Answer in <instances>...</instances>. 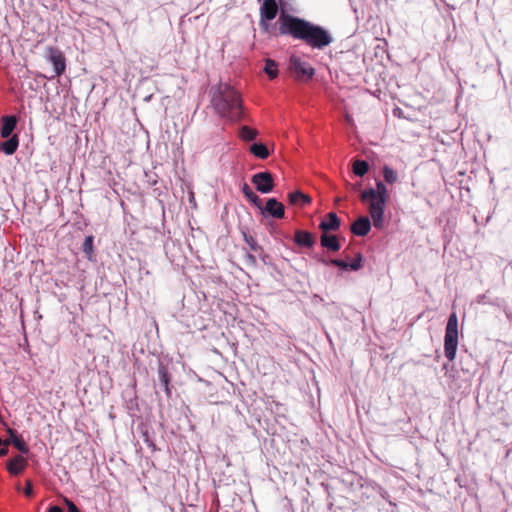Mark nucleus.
Returning a JSON list of instances; mask_svg holds the SVG:
<instances>
[{"label": "nucleus", "instance_id": "nucleus-1", "mask_svg": "<svg viewBox=\"0 0 512 512\" xmlns=\"http://www.w3.org/2000/svg\"><path fill=\"white\" fill-rule=\"evenodd\" d=\"M210 92L212 107L219 116L231 121H239L242 118L241 96L230 84L220 82Z\"/></svg>", "mask_w": 512, "mask_h": 512}, {"label": "nucleus", "instance_id": "nucleus-2", "mask_svg": "<svg viewBox=\"0 0 512 512\" xmlns=\"http://www.w3.org/2000/svg\"><path fill=\"white\" fill-rule=\"evenodd\" d=\"M281 35H291L295 39L305 41L313 47H320V27L288 14L279 18Z\"/></svg>", "mask_w": 512, "mask_h": 512}, {"label": "nucleus", "instance_id": "nucleus-3", "mask_svg": "<svg viewBox=\"0 0 512 512\" xmlns=\"http://www.w3.org/2000/svg\"><path fill=\"white\" fill-rule=\"evenodd\" d=\"M388 190L382 181H377L376 188H367L361 193V200L369 202V213L376 229H383L384 208L388 200Z\"/></svg>", "mask_w": 512, "mask_h": 512}, {"label": "nucleus", "instance_id": "nucleus-4", "mask_svg": "<svg viewBox=\"0 0 512 512\" xmlns=\"http://www.w3.org/2000/svg\"><path fill=\"white\" fill-rule=\"evenodd\" d=\"M458 346V318L455 312H452L447 321L444 336V353L449 361L456 357Z\"/></svg>", "mask_w": 512, "mask_h": 512}, {"label": "nucleus", "instance_id": "nucleus-5", "mask_svg": "<svg viewBox=\"0 0 512 512\" xmlns=\"http://www.w3.org/2000/svg\"><path fill=\"white\" fill-rule=\"evenodd\" d=\"M289 69L292 76L300 82H308L314 75V69L310 64L295 55L290 57Z\"/></svg>", "mask_w": 512, "mask_h": 512}, {"label": "nucleus", "instance_id": "nucleus-6", "mask_svg": "<svg viewBox=\"0 0 512 512\" xmlns=\"http://www.w3.org/2000/svg\"><path fill=\"white\" fill-rule=\"evenodd\" d=\"M251 182L255 185L256 189L261 193H269L274 188V179L270 172L263 171L254 174Z\"/></svg>", "mask_w": 512, "mask_h": 512}, {"label": "nucleus", "instance_id": "nucleus-7", "mask_svg": "<svg viewBox=\"0 0 512 512\" xmlns=\"http://www.w3.org/2000/svg\"><path fill=\"white\" fill-rule=\"evenodd\" d=\"M48 60L52 63L55 76H61L66 69V59L63 53L56 47H48L46 50Z\"/></svg>", "mask_w": 512, "mask_h": 512}, {"label": "nucleus", "instance_id": "nucleus-8", "mask_svg": "<svg viewBox=\"0 0 512 512\" xmlns=\"http://www.w3.org/2000/svg\"><path fill=\"white\" fill-rule=\"evenodd\" d=\"M262 213H266L276 219H282L285 214V209L282 203L277 201L275 198H270L262 209Z\"/></svg>", "mask_w": 512, "mask_h": 512}, {"label": "nucleus", "instance_id": "nucleus-9", "mask_svg": "<svg viewBox=\"0 0 512 512\" xmlns=\"http://www.w3.org/2000/svg\"><path fill=\"white\" fill-rule=\"evenodd\" d=\"M371 230V222L367 216H360L351 225V232L360 237L366 236Z\"/></svg>", "mask_w": 512, "mask_h": 512}, {"label": "nucleus", "instance_id": "nucleus-10", "mask_svg": "<svg viewBox=\"0 0 512 512\" xmlns=\"http://www.w3.org/2000/svg\"><path fill=\"white\" fill-rule=\"evenodd\" d=\"M288 201L290 205L303 209L311 204L312 198L308 194L297 190L288 194Z\"/></svg>", "mask_w": 512, "mask_h": 512}, {"label": "nucleus", "instance_id": "nucleus-11", "mask_svg": "<svg viewBox=\"0 0 512 512\" xmlns=\"http://www.w3.org/2000/svg\"><path fill=\"white\" fill-rule=\"evenodd\" d=\"M278 13V5L275 0H264L260 7L261 21H271Z\"/></svg>", "mask_w": 512, "mask_h": 512}, {"label": "nucleus", "instance_id": "nucleus-12", "mask_svg": "<svg viewBox=\"0 0 512 512\" xmlns=\"http://www.w3.org/2000/svg\"><path fill=\"white\" fill-rule=\"evenodd\" d=\"M294 241L300 248L310 249L315 244V237L305 230H297L294 234Z\"/></svg>", "mask_w": 512, "mask_h": 512}, {"label": "nucleus", "instance_id": "nucleus-13", "mask_svg": "<svg viewBox=\"0 0 512 512\" xmlns=\"http://www.w3.org/2000/svg\"><path fill=\"white\" fill-rule=\"evenodd\" d=\"M26 466L27 460L23 456L17 455L8 461L7 469L12 475H19Z\"/></svg>", "mask_w": 512, "mask_h": 512}, {"label": "nucleus", "instance_id": "nucleus-14", "mask_svg": "<svg viewBox=\"0 0 512 512\" xmlns=\"http://www.w3.org/2000/svg\"><path fill=\"white\" fill-rule=\"evenodd\" d=\"M340 219L335 212H330L325 220H322V232L335 231L340 227Z\"/></svg>", "mask_w": 512, "mask_h": 512}, {"label": "nucleus", "instance_id": "nucleus-15", "mask_svg": "<svg viewBox=\"0 0 512 512\" xmlns=\"http://www.w3.org/2000/svg\"><path fill=\"white\" fill-rule=\"evenodd\" d=\"M2 127L0 129L1 136L8 138L16 127L17 119L15 116H3Z\"/></svg>", "mask_w": 512, "mask_h": 512}, {"label": "nucleus", "instance_id": "nucleus-16", "mask_svg": "<svg viewBox=\"0 0 512 512\" xmlns=\"http://www.w3.org/2000/svg\"><path fill=\"white\" fill-rule=\"evenodd\" d=\"M322 247L331 251H338L340 249V244L337 236L329 235L327 232H322Z\"/></svg>", "mask_w": 512, "mask_h": 512}, {"label": "nucleus", "instance_id": "nucleus-17", "mask_svg": "<svg viewBox=\"0 0 512 512\" xmlns=\"http://www.w3.org/2000/svg\"><path fill=\"white\" fill-rule=\"evenodd\" d=\"M249 151L259 159H267L270 155L268 147L263 143H253L250 146Z\"/></svg>", "mask_w": 512, "mask_h": 512}, {"label": "nucleus", "instance_id": "nucleus-18", "mask_svg": "<svg viewBox=\"0 0 512 512\" xmlns=\"http://www.w3.org/2000/svg\"><path fill=\"white\" fill-rule=\"evenodd\" d=\"M242 192L251 203H253L258 208L262 209V206H261L262 201H261L260 197L256 193L253 192V190L250 188V186L247 183H244L242 185Z\"/></svg>", "mask_w": 512, "mask_h": 512}, {"label": "nucleus", "instance_id": "nucleus-19", "mask_svg": "<svg viewBox=\"0 0 512 512\" xmlns=\"http://www.w3.org/2000/svg\"><path fill=\"white\" fill-rule=\"evenodd\" d=\"M18 145V136L13 135L10 139L0 145V149H2L7 155H12L17 150Z\"/></svg>", "mask_w": 512, "mask_h": 512}, {"label": "nucleus", "instance_id": "nucleus-20", "mask_svg": "<svg viewBox=\"0 0 512 512\" xmlns=\"http://www.w3.org/2000/svg\"><path fill=\"white\" fill-rule=\"evenodd\" d=\"M240 138L244 141H252L258 136V131L249 126H242L239 132Z\"/></svg>", "mask_w": 512, "mask_h": 512}, {"label": "nucleus", "instance_id": "nucleus-21", "mask_svg": "<svg viewBox=\"0 0 512 512\" xmlns=\"http://www.w3.org/2000/svg\"><path fill=\"white\" fill-rule=\"evenodd\" d=\"M369 170V165L365 160H356L353 163V173L356 176L363 177Z\"/></svg>", "mask_w": 512, "mask_h": 512}, {"label": "nucleus", "instance_id": "nucleus-22", "mask_svg": "<svg viewBox=\"0 0 512 512\" xmlns=\"http://www.w3.org/2000/svg\"><path fill=\"white\" fill-rule=\"evenodd\" d=\"M264 71L270 79L276 78L278 76L277 63L272 59H267L265 61Z\"/></svg>", "mask_w": 512, "mask_h": 512}, {"label": "nucleus", "instance_id": "nucleus-23", "mask_svg": "<svg viewBox=\"0 0 512 512\" xmlns=\"http://www.w3.org/2000/svg\"><path fill=\"white\" fill-rule=\"evenodd\" d=\"M383 177L389 184H394L398 180L397 172L387 165L383 167Z\"/></svg>", "mask_w": 512, "mask_h": 512}, {"label": "nucleus", "instance_id": "nucleus-24", "mask_svg": "<svg viewBox=\"0 0 512 512\" xmlns=\"http://www.w3.org/2000/svg\"><path fill=\"white\" fill-rule=\"evenodd\" d=\"M242 235L245 243L249 246L251 251L258 252L261 249L256 239L251 234L243 232Z\"/></svg>", "mask_w": 512, "mask_h": 512}, {"label": "nucleus", "instance_id": "nucleus-25", "mask_svg": "<svg viewBox=\"0 0 512 512\" xmlns=\"http://www.w3.org/2000/svg\"><path fill=\"white\" fill-rule=\"evenodd\" d=\"M14 447L19 450L21 453H28L29 452V447L27 445V443L24 441V439L22 437H15L13 443Z\"/></svg>", "mask_w": 512, "mask_h": 512}, {"label": "nucleus", "instance_id": "nucleus-26", "mask_svg": "<svg viewBox=\"0 0 512 512\" xmlns=\"http://www.w3.org/2000/svg\"><path fill=\"white\" fill-rule=\"evenodd\" d=\"M350 270L352 271H358L363 266V256L361 253H357L355 259L349 263Z\"/></svg>", "mask_w": 512, "mask_h": 512}, {"label": "nucleus", "instance_id": "nucleus-27", "mask_svg": "<svg viewBox=\"0 0 512 512\" xmlns=\"http://www.w3.org/2000/svg\"><path fill=\"white\" fill-rule=\"evenodd\" d=\"M159 376H160V380H161L162 384L165 387L166 392L169 393V387H168L169 386V375H168L167 370L164 367H161L159 369Z\"/></svg>", "mask_w": 512, "mask_h": 512}, {"label": "nucleus", "instance_id": "nucleus-28", "mask_svg": "<svg viewBox=\"0 0 512 512\" xmlns=\"http://www.w3.org/2000/svg\"><path fill=\"white\" fill-rule=\"evenodd\" d=\"M330 263L336 267H338L340 270L348 271L350 270L349 263L342 259H331Z\"/></svg>", "mask_w": 512, "mask_h": 512}, {"label": "nucleus", "instance_id": "nucleus-29", "mask_svg": "<svg viewBox=\"0 0 512 512\" xmlns=\"http://www.w3.org/2000/svg\"><path fill=\"white\" fill-rule=\"evenodd\" d=\"M331 41L332 38L328 31L322 28V47L329 45Z\"/></svg>", "mask_w": 512, "mask_h": 512}, {"label": "nucleus", "instance_id": "nucleus-30", "mask_svg": "<svg viewBox=\"0 0 512 512\" xmlns=\"http://www.w3.org/2000/svg\"><path fill=\"white\" fill-rule=\"evenodd\" d=\"M64 503L67 506L68 512H80L78 507L68 498H64Z\"/></svg>", "mask_w": 512, "mask_h": 512}, {"label": "nucleus", "instance_id": "nucleus-31", "mask_svg": "<svg viewBox=\"0 0 512 512\" xmlns=\"http://www.w3.org/2000/svg\"><path fill=\"white\" fill-rule=\"evenodd\" d=\"M8 445H9L8 440H2L0 438V456H4L8 453Z\"/></svg>", "mask_w": 512, "mask_h": 512}, {"label": "nucleus", "instance_id": "nucleus-32", "mask_svg": "<svg viewBox=\"0 0 512 512\" xmlns=\"http://www.w3.org/2000/svg\"><path fill=\"white\" fill-rule=\"evenodd\" d=\"M25 489H24V494L27 496V497H32L33 496V485H32V482L31 480H26V483H25Z\"/></svg>", "mask_w": 512, "mask_h": 512}, {"label": "nucleus", "instance_id": "nucleus-33", "mask_svg": "<svg viewBox=\"0 0 512 512\" xmlns=\"http://www.w3.org/2000/svg\"><path fill=\"white\" fill-rule=\"evenodd\" d=\"M7 433L9 434V437H10V438L8 439L9 444H10V443H13V441H14L15 437H19V436L17 435V432H16L14 429L8 428V429H7Z\"/></svg>", "mask_w": 512, "mask_h": 512}, {"label": "nucleus", "instance_id": "nucleus-34", "mask_svg": "<svg viewBox=\"0 0 512 512\" xmlns=\"http://www.w3.org/2000/svg\"><path fill=\"white\" fill-rule=\"evenodd\" d=\"M92 241H93V238L91 236H88L85 239V242H84V251L85 252H87L88 247H89V249H92Z\"/></svg>", "mask_w": 512, "mask_h": 512}, {"label": "nucleus", "instance_id": "nucleus-35", "mask_svg": "<svg viewBox=\"0 0 512 512\" xmlns=\"http://www.w3.org/2000/svg\"><path fill=\"white\" fill-rule=\"evenodd\" d=\"M48 512H63V510L59 506H52L49 508Z\"/></svg>", "mask_w": 512, "mask_h": 512}, {"label": "nucleus", "instance_id": "nucleus-36", "mask_svg": "<svg viewBox=\"0 0 512 512\" xmlns=\"http://www.w3.org/2000/svg\"><path fill=\"white\" fill-rule=\"evenodd\" d=\"M248 258L254 263L255 262V257L251 254L248 255Z\"/></svg>", "mask_w": 512, "mask_h": 512}]
</instances>
